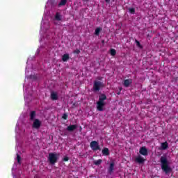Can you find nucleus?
I'll use <instances>...</instances> for the list:
<instances>
[{"instance_id": "nucleus-31", "label": "nucleus", "mask_w": 178, "mask_h": 178, "mask_svg": "<svg viewBox=\"0 0 178 178\" xmlns=\"http://www.w3.org/2000/svg\"><path fill=\"white\" fill-rule=\"evenodd\" d=\"M80 129H81H81H82L81 127H80Z\"/></svg>"}, {"instance_id": "nucleus-29", "label": "nucleus", "mask_w": 178, "mask_h": 178, "mask_svg": "<svg viewBox=\"0 0 178 178\" xmlns=\"http://www.w3.org/2000/svg\"><path fill=\"white\" fill-rule=\"evenodd\" d=\"M117 94L118 95H120V92H118Z\"/></svg>"}, {"instance_id": "nucleus-10", "label": "nucleus", "mask_w": 178, "mask_h": 178, "mask_svg": "<svg viewBox=\"0 0 178 178\" xmlns=\"http://www.w3.org/2000/svg\"><path fill=\"white\" fill-rule=\"evenodd\" d=\"M114 170H115V163L111 162L110 163V165H109L108 169V172L109 175H112V173H113Z\"/></svg>"}, {"instance_id": "nucleus-9", "label": "nucleus", "mask_w": 178, "mask_h": 178, "mask_svg": "<svg viewBox=\"0 0 178 178\" xmlns=\"http://www.w3.org/2000/svg\"><path fill=\"white\" fill-rule=\"evenodd\" d=\"M136 162L137 163H139L140 165L144 163L145 162V160L143 156L138 155L136 159H135Z\"/></svg>"}, {"instance_id": "nucleus-28", "label": "nucleus", "mask_w": 178, "mask_h": 178, "mask_svg": "<svg viewBox=\"0 0 178 178\" xmlns=\"http://www.w3.org/2000/svg\"><path fill=\"white\" fill-rule=\"evenodd\" d=\"M106 3H109L111 2V0H104Z\"/></svg>"}, {"instance_id": "nucleus-23", "label": "nucleus", "mask_w": 178, "mask_h": 178, "mask_svg": "<svg viewBox=\"0 0 178 178\" xmlns=\"http://www.w3.org/2000/svg\"><path fill=\"white\" fill-rule=\"evenodd\" d=\"M129 10V13H131V15H134L136 13V8H130Z\"/></svg>"}, {"instance_id": "nucleus-19", "label": "nucleus", "mask_w": 178, "mask_h": 178, "mask_svg": "<svg viewBox=\"0 0 178 178\" xmlns=\"http://www.w3.org/2000/svg\"><path fill=\"white\" fill-rule=\"evenodd\" d=\"M135 42L136 44V47H138V48H140V49H143V45H141V43H140V42L138 40H137V39L135 40Z\"/></svg>"}, {"instance_id": "nucleus-6", "label": "nucleus", "mask_w": 178, "mask_h": 178, "mask_svg": "<svg viewBox=\"0 0 178 178\" xmlns=\"http://www.w3.org/2000/svg\"><path fill=\"white\" fill-rule=\"evenodd\" d=\"M42 122L40 120L38 119H35L33 120V123L32 124V127L33 129H36V130H38L40 127H41Z\"/></svg>"}, {"instance_id": "nucleus-13", "label": "nucleus", "mask_w": 178, "mask_h": 178, "mask_svg": "<svg viewBox=\"0 0 178 178\" xmlns=\"http://www.w3.org/2000/svg\"><path fill=\"white\" fill-rule=\"evenodd\" d=\"M54 19L57 22H61V20H62V15L59 13H56V15L54 16Z\"/></svg>"}, {"instance_id": "nucleus-4", "label": "nucleus", "mask_w": 178, "mask_h": 178, "mask_svg": "<svg viewBox=\"0 0 178 178\" xmlns=\"http://www.w3.org/2000/svg\"><path fill=\"white\" fill-rule=\"evenodd\" d=\"M104 86V83L100 81H94L93 90L95 92L99 91V90H102Z\"/></svg>"}, {"instance_id": "nucleus-8", "label": "nucleus", "mask_w": 178, "mask_h": 178, "mask_svg": "<svg viewBox=\"0 0 178 178\" xmlns=\"http://www.w3.org/2000/svg\"><path fill=\"white\" fill-rule=\"evenodd\" d=\"M133 83V79H125L123 81V86L124 87H130V85Z\"/></svg>"}, {"instance_id": "nucleus-12", "label": "nucleus", "mask_w": 178, "mask_h": 178, "mask_svg": "<svg viewBox=\"0 0 178 178\" xmlns=\"http://www.w3.org/2000/svg\"><path fill=\"white\" fill-rule=\"evenodd\" d=\"M51 98L52 101H58V94L55 92H51Z\"/></svg>"}, {"instance_id": "nucleus-20", "label": "nucleus", "mask_w": 178, "mask_h": 178, "mask_svg": "<svg viewBox=\"0 0 178 178\" xmlns=\"http://www.w3.org/2000/svg\"><path fill=\"white\" fill-rule=\"evenodd\" d=\"M110 54L111 55V56H116V49H110Z\"/></svg>"}, {"instance_id": "nucleus-2", "label": "nucleus", "mask_w": 178, "mask_h": 178, "mask_svg": "<svg viewBox=\"0 0 178 178\" xmlns=\"http://www.w3.org/2000/svg\"><path fill=\"white\" fill-rule=\"evenodd\" d=\"M105 101H106V95L105 94L100 95L99 96V100L97 102V111H99V112H102V111H104V106L106 105Z\"/></svg>"}, {"instance_id": "nucleus-16", "label": "nucleus", "mask_w": 178, "mask_h": 178, "mask_svg": "<svg viewBox=\"0 0 178 178\" xmlns=\"http://www.w3.org/2000/svg\"><path fill=\"white\" fill-rule=\"evenodd\" d=\"M161 148L162 149H168V148H169V144L168 143V142L162 143Z\"/></svg>"}, {"instance_id": "nucleus-14", "label": "nucleus", "mask_w": 178, "mask_h": 178, "mask_svg": "<svg viewBox=\"0 0 178 178\" xmlns=\"http://www.w3.org/2000/svg\"><path fill=\"white\" fill-rule=\"evenodd\" d=\"M69 59H70V56H69L68 54H65L63 55V56H62L63 62H67V60H69Z\"/></svg>"}, {"instance_id": "nucleus-17", "label": "nucleus", "mask_w": 178, "mask_h": 178, "mask_svg": "<svg viewBox=\"0 0 178 178\" xmlns=\"http://www.w3.org/2000/svg\"><path fill=\"white\" fill-rule=\"evenodd\" d=\"M35 111H32L30 113V120H35Z\"/></svg>"}, {"instance_id": "nucleus-27", "label": "nucleus", "mask_w": 178, "mask_h": 178, "mask_svg": "<svg viewBox=\"0 0 178 178\" xmlns=\"http://www.w3.org/2000/svg\"><path fill=\"white\" fill-rule=\"evenodd\" d=\"M74 54H80V50H79L78 49H76V50L74 51Z\"/></svg>"}, {"instance_id": "nucleus-26", "label": "nucleus", "mask_w": 178, "mask_h": 178, "mask_svg": "<svg viewBox=\"0 0 178 178\" xmlns=\"http://www.w3.org/2000/svg\"><path fill=\"white\" fill-rule=\"evenodd\" d=\"M63 161L64 162H67V161H69V157L68 156H65L63 159Z\"/></svg>"}, {"instance_id": "nucleus-7", "label": "nucleus", "mask_w": 178, "mask_h": 178, "mask_svg": "<svg viewBox=\"0 0 178 178\" xmlns=\"http://www.w3.org/2000/svg\"><path fill=\"white\" fill-rule=\"evenodd\" d=\"M139 153L140 155H143V156H147L148 155V149L145 147H142L139 149Z\"/></svg>"}, {"instance_id": "nucleus-15", "label": "nucleus", "mask_w": 178, "mask_h": 178, "mask_svg": "<svg viewBox=\"0 0 178 178\" xmlns=\"http://www.w3.org/2000/svg\"><path fill=\"white\" fill-rule=\"evenodd\" d=\"M102 154L108 156V155H109V149H108V147H104L102 151Z\"/></svg>"}, {"instance_id": "nucleus-11", "label": "nucleus", "mask_w": 178, "mask_h": 178, "mask_svg": "<svg viewBox=\"0 0 178 178\" xmlns=\"http://www.w3.org/2000/svg\"><path fill=\"white\" fill-rule=\"evenodd\" d=\"M76 129H77L76 124H72L67 127V131H74V130H76Z\"/></svg>"}, {"instance_id": "nucleus-5", "label": "nucleus", "mask_w": 178, "mask_h": 178, "mask_svg": "<svg viewBox=\"0 0 178 178\" xmlns=\"http://www.w3.org/2000/svg\"><path fill=\"white\" fill-rule=\"evenodd\" d=\"M90 145L92 151H101V147L99 146V143L97 140H92L90 143Z\"/></svg>"}, {"instance_id": "nucleus-1", "label": "nucleus", "mask_w": 178, "mask_h": 178, "mask_svg": "<svg viewBox=\"0 0 178 178\" xmlns=\"http://www.w3.org/2000/svg\"><path fill=\"white\" fill-rule=\"evenodd\" d=\"M160 162L161 163V169L164 171L165 175H168L172 172V168L169 166V161H168V157L163 156L160 158Z\"/></svg>"}, {"instance_id": "nucleus-24", "label": "nucleus", "mask_w": 178, "mask_h": 178, "mask_svg": "<svg viewBox=\"0 0 178 178\" xmlns=\"http://www.w3.org/2000/svg\"><path fill=\"white\" fill-rule=\"evenodd\" d=\"M67 118H69L67 113L63 114L62 119H63L64 120H67Z\"/></svg>"}, {"instance_id": "nucleus-21", "label": "nucleus", "mask_w": 178, "mask_h": 178, "mask_svg": "<svg viewBox=\"0 0 178 178\" xmlns=\"http://www.w3.org/2000/svg\"><path fill=\"white\" fill-rule=\"evenodd\" d=\"M66 2H67V0H61L58 3V6H65V5H66Z\"/></svg>"}, {"instance_id": "nucleus-22", "label": "nucleus", "mask_w": 178, "mask_h": 178, "mask_svg": "<svg viewBox=\"0 0 178 178\" xmlns=\"http://www.w3.org/2000/svg\"><path fill=\"white\" fill-rule=\"evenodd\" d=\"M101 163H102V159H99L97 161H94V165H96V166H98L99 165H101Z\"/></svg>"}, {"instance_id": "nucleus-18", "label": "nucleus", "mask_w": 178, "mask_h": 178, "mask_svg": "<svg viewBox=\"0 0 178 178\" xmlns=\"http://www.w3.org/2000/svg\"><path fill=\"white\" fill-rule=\"evenodd\" d=\"M102 31V28L98 27L95 30V35H99V33Z\"/></svg>"}, {"instance_id": "nucleus-3", "label": "nucleus", "mask_w": 178, "mask_h": 178, "mask_svg": "<svg viewBox=\"0 0 178 178\" xmlns=\"http://www.w3.org/2000/svg\"><path fill=\"white\" fill-rule=\"evenodd\" d=\"M59 153L51 152L49 153L48 161L51 165H55L58 160L59 159Z\"/></svg>"}, {"instance_id": "nucleus-25", "label": "nucleus", "mask_w": 178, "mask_h": 178, "mask_svg": "<svg viewBox=\"0 0 178 178\" xmlns=\"http://www.w3.org/2000/svg\"><path fill=\"white\" fill-rule=\"evenodd\" d=\"M20 159H21L20 155H19L17 154V161L18 163H20Z\"/></svg>"}, {"instance_id": "nucleus-30", "label": "nucleus", "mask_w": 178, "mask_h": 178, "mask_svg": "<svg viewBox=\"0 0 178 178\" xmlns=\"http://www.w3.org/2000/svg\"><path fill=\"white\" fill-rule=\"evenodd\" d=\"M120 91H122V88H120Z\"/></svg>"}]
</instances>
